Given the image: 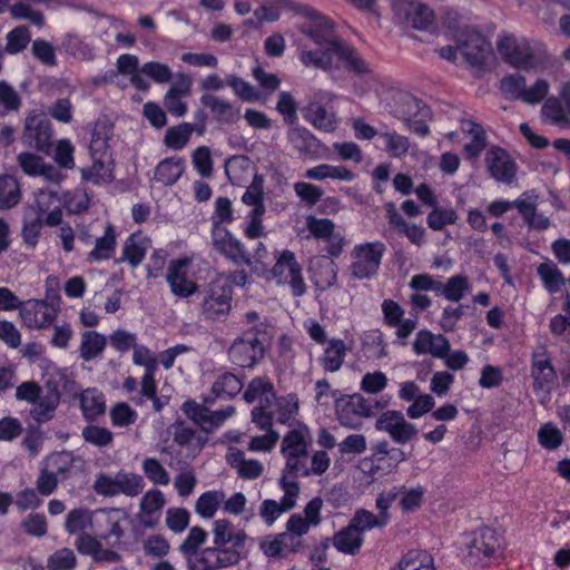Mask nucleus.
Masks as SVG:
<instances>
[{"label":"nucleus","mask_w":570,"mask_h":570,"mask_svg":"<svg viewBox=\"0 0 570 570\" xmlns=\"http://www.w3.org/2000/svg\"><path fill=\"white\" fill-rule=\"evenodd\" d=\"M312 445L311 432L306 425L288 431L281 444V453L285 460L284 473L294 478L321 476L330 468L331 459L325 451L309 454Z\"/></svg>","instance_id":"obj_1"},{"label":"nucleus","mask_w":570,"mask_h":570,"mask_svg":"<svg viewBox=\"0 0 570 570\" xmlns=\"http://www.w3.org/2000/svg\"><path fill=\"white\" fill-rule=\"evenodd\" d=\"M297 12L306 18V22L299 26V31L308 36L316 45L323 42L331 43V50L340 60L348 63V67L356 73H366L370 71L367 63L348 46L340 41L334 31V26L325 17L311 7L299 6Z\"/></svg>","instance_id":"obj_2"},{"label":"nucleus","mask_w":570,"mask_h":570,"mask_svg":"<svg viewBox=\"0 0 570 570\" xmlns=\"http://www.w3.org/2000/svg\"><path fill=\"white\" fill-rule=\"evenodd\" d=\"M247 539L243 530L236 531L233 523L226 519L216 520L213 524V546L215 551L214 570L236 566L240 560V550Z\"/></svg>","instance_id":"obj_3"},{"label":"nucleus","mask_w":570,"mask_h":570,"mask_svg":"<svg viewBox=\"0 0 570 570\" xmlns=\"http://www.w3.org/2000/svg\"><path fill=\"white\" fill-rule=\"evenodd\" d=\"M498 51L511 66L519 69H534L548 61L546 46L537 40L503 36L498 41Z\"/></svg>","instance_id":"obj_4"},{"label":"nucleus","mask_w":570,"mask_h":570,"mask_svg":"<svg viewBox=\"0 0 570 570\" xmlns=\"http://www.w3.org/2000/svg\"><path fill=\"white\" fill-rule=\"evenodd\" d=\"M393 117L403 121L409 130L425 137L430 134L428 122L432 118L431 109L422 100L412 95L404 94L395 100Z\"/></svg>","instance_id":"obj_5"},{"label":"nucleus","mask_w":570,"mask_h":570,"mask_svg":"<svg viewBox=\"0 0 570 570\" xmlns=\"http://www.w3.org/2000/svg\"><path fill=\"white\" fill-rule=\"evenodd\" d=\"M65 381V373L57 366L49 364L43 368L42 385H38V423L53 417L61 397L59 387Z\"/></svg>","instance_id":"obj_6"},{"label":"nucleus","mask_w":570,"mask_h":570,"mask_svg":"<svg viewBox=\"0 0 570 570\" xmlns=\"http://www.w3.org/2000/svg\"><path fill=\"white\" fill-rule=\"evenodd\" d=\"M207 538L208 533L202 527L195 525L179 544L178 551L186 561L187 570H214L215 551L210 550V547L202 548Z\"/></svg>","instance_id":"obj_7"},{"label":"nucleus","mask_w":570,"mask_h":570,"mask_svg":"<svg viewBox=\"0 0 570 570\" xmlns=\"http://www.w3.org/2000/svg\"><path fill=\"white\" fill-rule=\"evenodd\" d=\"M275 264L269 269L271 278L278 285H288L295 297L306 293V284L302 274V267L292 250L284 249L274 254Z\"/></svg>","instance_id":"obj_8"},{"label":"nucleus","mask_w":570,"mask_h":570,"mask_svg":"<svg viewBox=\"0 0 570 570\" xmlns=\"http://www.w3.org/2000/svg\"><path fill=\"white\" fill-rule=\"evenodd\" d=\"M227 354L233 364L252 368L263 360L265 346L258 337V332L250 328L233 341Z\"/></svg>","instance_id":"obj_9"},{"label":"nucleus","mask_w":570,"mask_h":570,"mask_svg":"<svg viewBox=\"0 0 570 570\" xmlns=\"http://www.w3.org/2000/svg\"><path fill=\"white\" fill-rule=\"evenodd\" d=\"M52 125L48 120L38 122V153L50 156L59 168L72 169L75 167V147L69 139L52 142Z\"/></svg>","instance_id":"obj_10"},{"label":"nucleus","mask_w":570,"mask_h":570,"mask_svg":"<svg viewBox=\"0 0 570 570\" xmlns=\"http://www.w3.org/2000/svg\"><path fill=\"white\" fill-rule=\"evenodd\" d=\"M145 481L141 475L125 471H119L115 476L99 474L95 481V491L104 497H116L125 494L127 497H137L142 493Z\"/></svg>","instance_id":"obj_11"},{"label":"nucleus","mask_w":570,"mask_h":570,"mask_svg":"<svg viewBox=\"0 0 570 570\" xmlns=\"http://www.w3.org/2000/svg\"><path fill=\"white\" fill-rule=\"evenodd\" d=\"M233 288L220 282H212L200 303V315L212 322L225 321L232 311Z\"/></svg>","instance_id":"obj_12"},{"label":"nucleus","mask_w":570,"mask_h":570,"mask_svg":"<svg viewBox=\"0 0 570 570\" xmlns=\"http://www.w3.org/2000/svg\"><path fill=\"white\" fill-rule=\"evenodd\" d=\"M335 99V95L318 89L314 91L307 105L303 108V116L314 128L333 132L336 129L337 117L334 111L328 110L326 105Z\"/></svg>","instance_id":"obj_13"},{"label":"nucleus","mask_w":570,"mask_h":570,"mask_svg":"<svg viewBox=\"0 0 570 570\" xmlns=\"http://www.w3.org/2000/svg\"><path fill=\"white\" fill-rule=\"evenodd\" d=\"M213 401L214 400L206 397L204 399V403L199 404L193 400H188L181 407L186 416L206 433L213 432L235 413V407L232 405L223 410L210 411L209 405L213 404Z\"/></svg>","instance_id":"obj_14"},{"label":"nucleus","mask_w":570,"mask_h":570,"mask_svg":"<svg viewBox=\"0 0 570 570\" xmlns=\"http://www.w3.org/2000/svg\"><path fill=\"white\" fill-rule=\"evenodd\" d=\"M384 252L385 245L382 242L356 245L352 250V276L357 279H365L374 276L379 271Z\"/></svg>","instance_id":"obj_15"},{"label":"nucleus","mask_w":570,"mask_h":570,"mask_svg":"<svg viewBox=\"0 0 570 570\" xmlns=\"http://www.w3.org/2000/svg\"><path fill=\"white\" fill-rule=\"evenodd\" d=\"M459 51L472 67H482L491 53V46L485 38L472 28L465 27L454 35Z\"/></svg>","instance_id":"obj_16"},{"label":"nucleus","mask_w":570,"mask_h":570,"mask_svg":"<svg viewBox=\"0 0 570 570\" xmlns=\"http://www.w3.org/2000/svg\"><path fill=\"white\" fill-rule=\"evenodd\" d=\"M212 239L215 250L237 266H253V261L245 245L237 239L226 227L213 225Z\"/></svg>","instance_id":"obj_17"},{"label":"nucleus","mask_w":570,"mask_h":570,"mask_svg":"<svg viewBox=\"0 0 570 570\" xmlns=\"http://www.w3.org/2000/svg\"><path fill=\"white\" fill-rule=\"evenodd\" d=\"M335 412L338 422L351 429H358L363 417L374 415L372 404L361 394L344 395L335 401Z\"/></svg>","instance_id":"obj_18"},{"label":"nucleus","mask_w":570,"mask_h":570,"mask_svg":"<svg viewBox=\"0 0 570 570\" xmlns=\"http://www.w3.org/2000/svg\"><path fill=\"white\" fill-rule=\"evenodd\" d=\"M191 259L183 257L169 263L166 281L170 292L178 298H188L198 292L199 286L189 274Z\"/></svg>","instance_id":"obj_19"},{"label":"nucleus","mask_w":570,"mask_h":570,"mask_svg":"<svg viewBox=\"0 0 570 570\" xmlns=\"http://www.w3.org/2000/svg\"><path fill=\"white\" fill-rule=\"evenodd\" d=\"M375 428L386 432L397 444H405L413 440L417 430L414 424L407 422L399 411H386L377 419Z\"/></svg>","instance_id":"obj_20"},{"label":"nucleus","mask_w":570,"mask_h":570,"mask_svg":"<svg viewBox=\"0 0 570 570\" xmlns=\"http://www.w3.org/2000/svg\"><path fill=\"white\" fill-rule=\"evenodd\" d=\"M484 163L492 178L507 185L512 184L518 167L505 149L492 146L485 154Z\"/></svg>","instance_id":"obj_21"},{"label":"nucleus","mask_w":570,"mask_h":570,"mask_svg":"<svg viewBox=\"0 0 570 570\" xmlns=\"http://www.w3.org/2000/svg\"><path fill=\"white\" fill-rule=\"evenodd\" d=\"M301 547V539H295L293 534H287V532L271 534L259 541V549L269 559L287 558L289 554L296 553Z\"/></svg>","instance_id":"obj_22"},{"label":"nucleus","mask_w":570,"mask_h":570,"mask_svg":"<svg viewBox=\"0 0 570 570\" xmlns=\"http://www.w3.org/2000/svg\"><path fill=\"white\" fill-rule=\"evenodd\" d=\"M531 376L535 391L550 392L557 382V373L546 351L533 353Z\"/></svg>","instance_id":"obj_23"},{"label":"nucleus","mask_w":570,"mask_h":570,"mask_svg":"<svg viewBox=\"0 0 570 570\" xmlns=\"http://www.w3.org/2000/svg\"><path fill=\"white\" fill-rule=\"evenodd\" d=\"M124 514L118 509H102L97 511V529L95 534H99L101 540H108L114 537L116 542H120L125 535L121 527Z\"/></svg>","instance_id":"obj_24"},{"label":"nucleus","mask_w":570,"mask_h":570,"mask_svg":"<svg viewBox=\"0 0 570 570\" xmlns=\"http://www.w3.org/2000/svg\"><path fill=\"white\" fill-rule=\"evenodd\" d=\"M243 399L248 404L258 403L257 406H272L276 401L273 383L265 376H256L248 383Z\"/></svg>","instance_id":"obj_25"},{"label":"nucleus","mask_w":570,"mask_h":570,"mask_svg":"<svg viewBox=\"0 0 570 570\" xmlns=\"http://www.w3.org/2000/svg\"><path fill=\"white\" fill-rule=\"evenodd\" d=\"M92 164L89 167L81 168V178L86 183L94 185L109 184L115 179L114 160L111 156L90 155Z\"/></svg>","instance_id":"obj_26"},{"label":"nucleus","mask_w":570,"mask_h":570,"mask_svg":"<svg viewBox=\"0 0 570 570\" xmlns=\"http://www.w3.org/2000/svg\"><path fill=\"white\" fill-rule=\"evenodd\" d=\"M413 350L416 354H431L438 358H444L450 352V342L442 334H432L429 331H420L413 343Z\"/></svg>","instance_id":"obj_27"},{"label":"nucleus","mask_w":570,"mask_h":570,"mask_svg":"<svg viewBox=\"0 0 570 570\" xmlns=\"http://www.w3.org/2000/svg\"><path fill=\"white\" fill-rule=\"evenodd\" d=\"M97 511L87 508H77L68 512L65 529L69 534L92 532L97 529Z\"/></svg>","instance_id":"obj_28"},{"label":"nucleus","mask_w":570,"mask_h":570,"mask_svg":"<svg viewBox=\"0 0 570 570\" xmlns=\"http://www.w3.org/2000/svg\"><path fill=\"white\" fill-rule=\"evenodd\" d=\"M151 247V239L141 232L131 234L124 243L122 256L119 262H127L137 267L145 258L146 252Z\"/></svg>","instance_id":"obj_29"},{"label":"nucleus","mask_w":570,"mask_h":570,"mask_svg":"<svg viewBox=\"0 0 570 570\" xmlns=\"http://www.w3.org/2000/svg\"><path fill=\"white\" fill-rule=\"evenodd\" d=\"M200 102L210 110L214 119L220 124H234L240 119V110L229 101L214 95H203Z\"/></svg>","instance_id":"obj_30"},{"label":"nucleus","mask_w":570,"mask_h":570,"mask_svg":"<svg viewBox=\"0 0 570 570\" xmlns=\"http://www.w3.org/2000/svg\"><path fill=\"white\" fill-rule=\"evenodd\" d=\"M309 273L315 286L324 291L336 282L337 266L325 256L315 257L311 261Z\"/></svg>","instance_id":"obj_31"},{"label":"nucleus","mask_w":570,"mask_h":570,"mask_svg":"<svg viewBox=\"0 0 570 570\" xmlns=\"http://www.w3.org/2000/svg\"><path fill=\"white\" fill-rule=\"evenodd\" d=\"M228 464L236 470L242 479L253 480L259 478L264 472L263 464L257 460H247L243 451L230 450L227 454Z\"/></svg>","instance_id":"obj_32"},{"label":"nucleus","mask_w":570,"mask_h":570,"mask_svg":"<svg viewBox=\"0 0 570 570\" xmlns=\"http://www.w3.org/2000/svg\"><path fill=\"white\" fill-rule=\"evenodd\" d=\"M203 135L205 127L203 125H193L189 122H181L177 126L170 127L166 130L164 144L171 149H183L189 141L193 132Z\"/></svg>","instance_id":"obj_33"},{"label":"nucleus","mask_w":570,"mask_h":570,"mask_svg":"<svg viewBox=\"0 0 570 570\" xmlns=\"http://www.w3.org/2000/svg\"><path fill=\"white\" fill-rule=\"evenodd\" d=\"M462 130L472 136L471 141L464 145L463 151L468 159L476 160L488 145L487 134L481 125L471 120L463 121Z\"/></svg>","instance_id":"obj_34"},{"label":"nucleus","mask_w":570,"mask_h":570,"mask_svg":"<svg viewBox=\"0 0 570 570\" xmlns=\"http://www.w3.org/2000/svg\"><path fill=\"white\" fill-rule=\"evenodd\" d=\"M347 346L343 340L332 338L327 342L323 355L320 357V363L326 372H337L346 356Z\"/></svg>","instance_id":"obj_35"},{"label":"nucleus","mask_w":570,"mask_h":570,"mask_svg":"<svg viewBox=\"0 0 570 570\" xmlns=\"http://www.w3.org/2000/svg\"><path fill=\"white\" fill-rule=\"evenodd\" d=\"M117 246V233L111 224H108L105 234L98 237L94 249L88 254V261L101 262L112 257Z\"/></svg>","instance_id":"obj_36"},{"label":"nucleus","mask_w":570,"mask_h":570,"mask_svg":"<svg viewBox=\"0 0 570 570\" xmlns=\"http://www.w3.org/2000/svg\"><path fill=\"white\" fill-rule=\"evenodd\" d=\"M181 82L178 86L169 88L164 98L166 109L176 117H183L187 112V106L181 101V96L189 94L190 79L181 76Z\"/></svg>","instance_id":"obj_37"},{"label":"nucleus","mask_w":570,"mask_h":570,"mask_svg":"<svg viewBox=\"0 0 570 570\" xmlns=\"http://www.w3.org/2000/svg\"><path fill=\"white\" fill-rule=\"evenodd\" d=\"M185 170V160L169 157L161 160L155 169V179L166 186L175 184Z\"/></svg>","instance_id":"obj_38"},{"label":"nucleus","mask_w":570,"mask_h":570,"mask_svg":"<svg viewBox=\"0 0 570 570\" xmlns=\"http://www.w3.org/2000/svg\"><path fill=\"white\" fill-rule=\"evenodd\" d=\"M287 137L289 142L301 155L312 156L317 153L320 141L308 129L294 127L288 130Z\"/></svg>","instance_id":"obj_39"},{"label":"nucleus","mask_w":570,"mask_h":570,"mask_svg":"<svg viewBox=\"0 0 570 570\" xmlns=\"http://www.w3.org/2000/svg\"><path fill=\"white\" fill-rule=\"evenodd\" d=\"M114 127L107 121L95 124L92 137L89 145L90 155L111 156L109 140L112 136Z\"/></svg>","instance_id":"obj_40"},{"label":"nucleus","mask_w":570,"mask_h":570,"mask_svg":"<svg viewBox=\"0 0 570 570\" xmlns=\"http://www.w3.org/2000/svg\"><path fill=\"white\" fill-rule=\"evenodd\" d=\"M363 544V535L350 523L333 537V546L341 552L356 554Z\"/></svg>","instance_id":"obj_41"},{"label":"nucleus","mask_w":570,"mask_h":570,"mask_svg":"<svg viewBox=\"0 0 570 570\" xmlns=\"http://www.w3.org/2000/svg\"><path fill=\"white\" fill-rule=\"evenodd\" d=\"M106 345L107 338L102 334L96 331H86L81 334L79 355L83 361L89 362L97 358Z\"/></svg>","instance_id":"obj_42"},{"label":"nucleus","mask_w":570,"mask_h":570,"mask_svg":"<svg viewBox=\"0 0 570 570\" xmlns=\"http://www.w3.org/2000/svg\"><path fill=\"white\" fill-rule=\"evenodd\" d=\"M243 381L232 372H224L217 376L212 385V393L219 399H234L243 389Z\"/></svg>","instance_id":"obj_43"},{"label":"nucleus","mask_w":570,"mask_h":570,"mask_svg":"<svg viewBox=\"0 0 570 570\" xmlns=\"http://www.w3.org/2000/svg\"><path fill=\"white\" fill-rule=\"evenodd\" d=\"M80 407L86 420L92 421L106 411L102 393L96 389H87L79 394Z\"/></svg>","instance_id":"obj_44"},{"label":"nucleus","mask_w":570,"mask_h":570,"mask_svg":"<svg viewBox=\"0 0 570 570\" xmlns=\"http://www.w3.org/2000/svg\"><path fill=\"white\" fill-rule=\"evenodd\" d=\"M322 50L312 51V50H302L299 53V60L306 67H314L322 70H328L332 68L334 62L335 53L331 50L330 42H323L318 45Z\"/></svg>","instance_id":"obj_45"},{"label":"nucleus","mask_w":570,"mask_h":570,"mask_svg":"<svg viewBox=\"0 0 570 570\" xmlns=\"http://www.w3.org/2000/svg\"><path fill=\"white\" fill-rule=\"evenodd\" d=\"M305 177L314 180H324L327 178L337 179L343 181H351L354 179L352 170L344 166H332L328 164H321L309 168L305 173Z\"/></svg>","instance_id":"obj_46"},{"label":"nucleus","mask_w":570,"mask_h":570,"mask_svg":"<svg viewBox=\"0 0 570 570\" xmlns=\"http://www.w3.org/2000/svg\"><path fill=\"white\" fill-rule=\"evenodd\" d=\"M166 503L165 497L159 490L147 491L140 501L139 519L146 527H153L151 515L160 511Z\"/></svg>","instance_id":"obj_47"},{"label":"nucleus","mask_w":570,"mask_h":570,"mask_svg":"<svg viewBox=\"0 0 570 570\" xmlns=\"http://www.w3.org/2000/svg\"><path fill=\"white\" fill-rule=\"evenodd\" d=\"M537 274L549 293H557L566 285V278L558 266L549 261L537 267Z\"/></svg>","instance_id":"obj_48"},{"label":"nucleus","mask_w":570,"mask_h":570,"mask_svg":"<svg viewBox=\"0 0 570 570\" xmlns=\"http://www.w3.org/2000/svg\"><path fill=\"white\" fill-rule=\"evenodd\" d=\"M21 198L20 186L14 176L4 174L0 176V208L10 209Z\"/></svg>","instance_id":"obj_49"},{"label":"nucleus","mask_w":570,"mask_h":570,"mask_svg":"<svg viewBox=\"0 0 570 570\" xmlns=\"http://www.w3.org/2000/svg\"><path fill=\"white\" fill-rule=\"evenodd\" d=\"M389 513H379V515H375L371 511L361 509L355 512L350 521V524L358 530L363 535L364 531L366 530L385 527L389 522Z\"/></svg>","instance_id":"obj_50"},{"label":"nucleus","mask_w":570,"mask_h":570,"mask_svg":"<svg viewBox=\"0 0 570 570\" xmlns=\"http://www.w3.org/2000/svg\"><path fill=\"white\" fill-rule=\"evenodd\" d=\"M470 286L469 278L465 275H454L445 284L440 282L438 295H442L451 302H460L470 289Z\"/></svg>","instance_id":"obj_51"},{"label":"nucleus","mask_w":570,"mask_h":570,"mask_svg":"<svg viewBox=\"0 0 570 570\" xmlns=\"http://www.w3.org/2000/svg\"><path fill=\"white\" fill-rule=\"evenodd\" d=\"M224 500L225 493L223 491H207L197 499L195 510L200 517L210 519Z\"/></svg>","instance_id":"obj_52"},{"label":"nucleus","mask_w":570,"mask_h":570,"mask_svg":"<svg viewBox=\"0 0 570 570\" xmlns=\"http://www.w3.org/2000/svg\"><path fill=\"white\" fill-rule=\"evenodd\" d=\"M393 570H435L432 558L424 551H409Z\"/></svg>","instance_id":"obj_53"},{"label":"nucleus","mask_w":570,"mask_h":570,"mask_svg":"<svg viewBox=\"0 0 570 570\" xmlns=\"http://www.w3.org/2000/svg\"><path fill=\"white\" fill-rule=\"evenodd\" d=\"M264 176L255 174L246 191L242 196V202L253 208H266L264 204Z\"/></svg>","instance_id":"obj_54"},{"label":"nucleus","mask_w":570,"mask_h":570,"mask_svg":"<svg viewBox=\"0 0 570 570\" xmlns=\"http://www.w3.org/2000/svg\"><path fill=\"white\" fill-rule=\"evenodd\" d=\"M473 549L476 553H482L484 557L495 556L501 549L497 532L489 528L482 530L479 538L474 539Z\"/></svg>","instance_id":"obj_55"},{"label":"nucleus","mask_w":570,"mask_h":570,"mask_svg":"<svg viewBox=\"0 0 570 570\" xmlns=\"http://www.w3.org/2000/svg\"><path fill=\"white\" fill-rule=\"evenodd\" d=\"M380 136L385 141L386 153L394 158H401L409 153L410 140L396 131H382Z\"/></svg>","instance_id":"obj_56"},{"label":"nucleus","mask_w":570,"mask_h":570,"mask_svg":"<svg viewBox=\"0 0 570 570\" xmlns=\"http://www.w3.org/2000/svg\"><path fill=\"white\" fill-rule=\"evenodd\" d=\"M83 440L97 448H107L114 442V433L107 428L89 424L82 429Z\"/></svg>","instance_id":"obj_57"},{"label":"nucleus","mask_w":570,"mask_h":570,"mask_svg":"<svg viewBox=\"0 0 570 570\" xmlns=\"http://www.w3.org/2000/svg\"><path fill=\"white\" fill-rule=\"evenodd\" d=\"M434 21L433 11L422 3H412L407 12V22L417 30H428Z\"/></svg>","instance_id":"obj_58"},{"label":"nucleus","mask_w":570,"mask_h":570,"mask_svg":"<svg viewBox=\"0 0 570 570\" xmlns=\"http://www.w3.org/2000/svg\"><path fill=\"white\" fill-rule=\"evenodd\" d=\"M517 209L524 217L531 228L543 230L549 227V219L537 213L535 205L533 203L521 199L517 204Z\"/></svg>","instance_id":"obj_59"},{"label":"nucleus","mask_w":570,"mask_h":570,"mask_svg":"<svg viewBox=\"0 0 570 570\" xmlns=\"http://www.w3.org/2000/svg\"><path fill=\"white\" fill-rule=\"evenodd\" d=\"M296 478L291 475L289 473H284L282 470V475L279 479V485L284 491V495L281 500L283 507L285 509L292 510L296 504V499L299 494V484L295 481Z\"/></svg>","instance_id":"obj_60"},{"label":"nucleus","mask_w":570,"mask_h":570,"mask_svg":"<svg viewBox=\"0 0 570 570\" xmlns=\"http://www.w3.org/2000/svg\"><path fill=\"white\" fill-rule=\"evenodd\" d=\"M266 208H252L246 216V226L244 235L249 239H255L265 236V227L263 225V217Z\"/></svg>","instance_id":"obj_61"},{"label":"nucleus","mask_w":570,"mask_h":570,"mask_svg":"<svg viewBox=\"0 0 570 570\" xmlns=\"http://www.w3.org/2000/svg\"><path fill=\"white\" fill-rule=\"evenodd\" d=\"M428 215L426 223L433 230H441L446 225H452L456 222L458 215L453 208L436 207Z\"/></svg>","instance_id":"obj_62"},{"label":"nucleus","mask_w":570,"mask_h":570,"mask_svg":"<svg viewBox=\"0 0 570 570\" xmlns=\"http://www.w3.org/2000/svg\"><path fill=\"white\" fill-rule=\"evenodd\" d=\"M525 86V78L521 75H510L504 77L500 82L502 95L512 100H522Z\"/></svg>","instance_id":"obj_63"},{"label":"nucleus","mask_w":570,"mask_h":570,"mask_svg":"<svg viewBox=\"0 0 570 570\" xmlns=\"http://www.w3.org/2000/svg\"><path fill=\"white\" fill-rule=\"evenodd\" d=\"M142 471L154 484L167 485L170 482L169 473L155 458H147L144 460Z\"/></svg>","instance_id":"obj_64"}]
</instances>
